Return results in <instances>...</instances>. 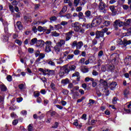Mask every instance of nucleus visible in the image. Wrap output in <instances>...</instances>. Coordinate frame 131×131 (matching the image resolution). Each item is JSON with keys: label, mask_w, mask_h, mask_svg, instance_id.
<instances>
[{"label": "nucleus", "mask_w": 131, "mask_h": 131, "mask_svg": "<svg viewBox=\"0 0 131 131\" xmlns=\"http://www.w3.org/2000/svg\"><path fill=\"white\" fill-rule=\"evenodd\" d=\"M72 27H74V30L76 32H79V30H80V28H81V27L80 26L79 22H75L74 23H72Z\"/></svg>", "instance_id": "0eeeda50"}, {"label": "nucleus", "mask_w": 131, "mask_h": 131, "mask_svg": "<svg viewBox=\"0 0 131 131\" xmlns=\"http://www.w3.org/2000/svg\"><path fill=\"white\" fill-rule=\"evenodd\" d=\"M70 70L68 68H67L66 66L60 67V71H59L58 75L60 77L62 78L64 76L65 73H69Z\"/></svg>", "instance_id": "f257e3e1"}, {"label": "nucleus", "mask_w": 131, "mask_h": 131, "mask_svg": "<svg viewBox=\"0 0 131 131\" xmlns=\"http://www.w3.org/2000/svg\"><path fill=\"white\" fill-rule=\"evenodd\" d=\"M127 60H129L131 61V56H128L125 58V62H127Z\"/></svg>", "instance_id": "603ef678"}, {"label": "nucleus", "mask_w": 131, "mask_h": 131, "mask_svg": "<svg viewBox=\"0 0 131 131\" xmlns=\"http://www.w3.org/2000/svg\"><path fill=\"white\" fill-rule=\"evenodd\" d=\"M106 8V4H105L103 2H100L98 5V9L99 11H103V13H106L107 11L105 9Z\"/></svg>", "instance_id": "6e6552de"}, {"label": "nucleus", "mask_w": 131, "mask_h": 131, "mask_svg": "<svg viewBox=\"0 0 131 131\" xmlns=\"http://www.w3.org/2000/svg\"><path fill=\"white\" fill-rule=\"evenodd\" d=\"M35 97H38L39 96V92H36L34 93Z\"/></svg>", "instance_id": "774afa93"}, {"label": "nucleus", "mask_w": 131, "mask_h": 131, "mask_svg": "<svg viewBox=\"0 0 131 131\" xmlns=\"http://www.w3.org/2000/svg\"><path fill=\"white\" fill-rule=\"evenodd\" d=\"M73 33H74V32L71 31L70 32H69L66 34V40H69L70 38H71V37L72 36Z\"/></svg>", "instance_id": "9b49d317"}, {"label": "nucleus", "mask_w": 131, "mask_h": 131, "mask_svg": "<svg viewBox=\"0 0 131 131\" xmlns=\"http://www.w3.org/2000/svg\"><path fill=\"white\" fill-rule=\"evenodd\" d=\"M33 45H35V47H42L45 45V41L42 40H37V38L33 39Z\"/></svg>", "instance_id": "20e7f679"}, {"label": "nucleus", "mask_w": 131, "mask_h": 131, "mask_svg": "<svg viewBox=\"0 0 131 131\" xmlns=\"http://www.w3.org/2000/svg\"><path fill=\"white\" fill-rule=\"evenodd\" d=\"M75 76L76 77L79 76V73L78 72H76L72 75L73 77H74Z\"/></svg>", "instance_id": "79ce46f5"}, {"label": "nucleus", "mask_w": 131, "mask_h": 131, "mask_svg": "<svg viewBox=\"0 0 131 131\" xmlns=\"http://www.w3.org/2000/svg\"><path fill=\"white\" fill-rule=\"evenodd\" d=\"M69 53H70V51H66L63 53V56L64 57H67V56H68V54H69Z\"/></svg>", "instance_id": "6e6d98bb"}, {"label": "nucleus", "mask_w": 131, "mask_h": 131, "mask_svg": "<svg viewBox=\"0 0 131 131\" xmlns=\"http://www.w3.org/2000/svg\"><path fill=\"white\" fill-rule=\"evenodd\" d=\"M7 78L8 81H12V76L11 75L7 76Z\"/></svg>", "instance_id": "4d7b16f0"}, {"label": "nucleus", "mask_w": 131, "mask_h": 131, "mask_svg": "<svg viewBox=\"0 0 131 131\" xmlns=\"http://www.w3.org/2000/svg\"><path fill=\"white\" fill-rule=\"evenodd\" d=\"M110 9L112 12H114V10H115V7L114 6H111L110 7Z\"/></svg>", "instance_id": "bf43d9fd"}, {"label": "nucleus", "mask_w": 131, "mask_h": 131, "mask_svg": "<svg viewBox=\"0 0 131 131\" xmlns=\"http://www.w3.org/2000/svg\"><path fill=\"white\" fill-rule=\"evenodd\" d=\"M47 22H48V20H46V19H45V20H43L42 21H34V25H39V24H40L43 25V24H46V23H47Z\"/></svg>", "instance_id": "a211bd4d"}, {"label": "nucleus", "mask_w": 131, "mask_h": 131, "mask_svg": "<svg viewBox=\"0 0 131 131\" xmlns=\"http://www.w3.org/2000/svg\"><path fill=\"white\" fill-rule=\"evenodd\" d=\"M98 41H97V39H94L92 41V44L95 46V45H97Z\"/></svg>", "instance_id": "0e129e2a"}, {"label": "nucleus", "mask_w": 131, "mask_h": 131, "mask_svg": "<svg viewBox=\"0 0 131 131\" xmlns=\"http://www.w3.org/2000/svg\"><path fill=\"white\" fill-rule=\"evenodd\" d=\"M84 14L85 18H87L88 19H90V18H91V16H92V13L90 10L86 11Z\"/></svg>", "instance_id": "f3484780"}, {"label": "nucleus", "mask_w": 131, "mask_h": 131, "mask_svg": "<svg viewBox=\"0 0 131 131\" xmlns=\"http://www.w3.org/2000/svg\"><path fill=\"white\" fill-rule=\"evenodd\" d=\"M69 68L70 70L74 71V70H75V69H76V66H75V65L70 66L69 67Z\"/></svg>", "instance_id": "c756f323"}, {"label": "nucleus", "mask_w": 131, "mask_h": 131, "mask_svg": "<svg viewBox=\"0 0 131 131\" xmlns=\"http://www.w3.org/2000/svg\"><path fill=\"white\" fill-rule=\"evenodd\" d=\"M128 95H129V90H127V89H125L124 91V97H127V96H128Z\"/></svg>", "instance_id": "c85d7f7f"}, {"label": "nucleus", "mask_w": 131, "mask_h": 131, "mask_svg": "<svg viewBox=\"0 0 131 131\" xmlns=\"http://www.w3.org/2000/svg\"><path fill=\"white\" fill-rule=\"evenodd\" d=\"M103 25L106 27L109 26V25H110V21L108 20L105 21V22L103 23Z\"/></svg>", "instance_id": "4c0bfd02"}, {"label": "nucleus", "mask_w": 131, "mask_h": 131, "mask_svg": "<svg viewBox=\"0 0 131 131\" xmlns=\"http://www.w3.org/2000/svg\"><path fill=\"white\" fill-rule=\"evenodd\" d=\"M65 42H66L65 40L61 39L60 40V41L56 43V46H58V47H60L61 48V47H62V46H64V45H65Z\"/></svg>", "instance_id": "2eb2a0df"}, {"label": "nucleus", "mask_w": 131, "mask_h": 131, "mask_svg": "<svg viewBox=\"0 0 131 131\" xmlns=\"http://www.w3.org/2000/svg\"><path fill=\"white\" fill-rule=\"evenodd\" d=\"M94 25H93V23L91 24H87L86 25V28L89 29V28H92Z\"/></svg>", "instance_id": "ea45409f"}, {"label": "nucleus", "mask_w": 131, "mask_h": 131, "mask_svg": "<svg viewBox=\"0 0 131 131\" xmlns=\"http://www.w3.org/2000/svg\"><path fill=\"white\" fill-rule=\"evenodd\" d=\"M60 18H62L63 17H66L67 19H70L71 17H72V15L70 13H68L65 15H61L60 16Z\"/></svg>", "instance_id": "393cba45"}, {"label": "nucleus", "mask_w": 131, "mask_h": 131, "mask_svg": "<svg viewBox=\"0 0 131 131\" xmlns=\"http://www.w3.org/2000/svg\"><path fill=\"white\" fill-rule=\"evenodd\" d=\"M61 83L62 84H68V83H69V79L68 78H67V79L62 80Z\"/></svg>", "instance_id": "a878e982"}, {"label": "nucleus", "mask_w": 131, "mask_h": 131, "mask_svg": "<svg viewBox=\"0 0 131 131\" xmlns=\"http://www.w3.org/2000/svg\"><path fill=\"white\" fill-rule=\"evenodd\" d=\"M131 19H128L126 22H123V26H127V25H129L130 24Z\"/></svg>", "instance_id": "bb28decb"}, {"label": "nucleus", "mask_w": 131, "mask_h": 131, "mask_svg": "<svg viewBox=\"0 0 131 131\" xmlns=\"http://www.w3.org/2000/svg\"><path fill=\"white\" fill-rule=\"evenodd\" d=\"M18 88L20 90H23L24 89V84H20L18 85Z\"/></svg>", "instance_id": "680f3d73"}, {"label": "nucleus", "mask_w": 131, "mask_h": 131, "mask_svg": "<svg viewBox=\"0 0 131 131\" xmlns=\"http://www.w3.org/2000/svg\"><path fill=\"white\" fill-rule=\"evenodd\" d=\"M82 46H83V43L82 42V41H79L77 43L76 49L77 50H80V49H81V47H82Z\"/></svg>", "instance_id": "412c9836"}, {"label": "nucleus", "mask_w": 131, "mask_h": 131, "mask_svg": "<svg viewBox=\"0 0 131 131\" xmlns=\"http://www.w3.org/2000/svg\"><path fill=\"white\" fill-rule=\"evenodd\" d=\"M79 53H80V51L76 50L74 51V55H77L79 54Z\"/></svg>", "instance_id": "de8ad7c7"}, {"label": "nucleus", "mask_w": 131, "mask_h": 131, "mask_svg": "<svg viewBox=\"0 0 131 131\" xmlns=\"http://www.w3.org/2000/svg\"><path fill=\"white\" fill-rule=\"evenodd\" d=\"M34 6L35 10H38L40 5L39 4H35Z\"/></svg>", "instance_id": "49530a36"}, {"label": "nucleus", "mask_w": 131, "mask_h": 131, "mask_svg": "<svg viewBox=\"0 0 131 131\" xmlns=\"http://www.w3.org/2000/svg\"><path fill=\"white\" fill-rule=\"evenodd\" d=\"M40 54V52H39V50L35 51L34 52V55L36 57V58H37L39 56V54Z\"/></svg>", "instance_id": "c9c22d12"}, {"label": "nucleus", "mask_w": 131, "mask_h": 131, "mask_svg": "<svg viewBox=\"0 0 131 131\" xmlns=\"http://www.w3.org/2000/svg\"><path fill=\"white\" fill-rule=\"evenodd\" d=\"M50 20L51 22H55L57 20V17L55 16H52L50 18Z\"/></svg>", "instance_id": "72a5a7b5"}, {"label": "nucleus", "mask_w": 131, "mask_h": 131, "mask_svg": "<svg viewBox=\"0 0 131 131\" xmlns=\"http://www.w3.org/2000/svg\"><path fill=\"white\" fill-rule=\"evenodd\" d=\"M46 57V55L43 53H40L39 57L36 59V62H39L41 59H43Z\"/></svg>", "instance_id": "dca6fc26"}, {"label": "nucleus", "mask_w": 131, "mask_h": 131, "mask_svg": "<svg viewBox=\"0 0 131 131\" xmlns=\"http://www.w3.org/2000/svg\"><path fill=\"white\" fill-rule=\"evenodd\" d=\"M79 2H80V0H74V5L75 7H77L78 5L79 4Z\"/></svg>", "instance_id": "f704fd0d"}, {"label": "nucleus", "mask_w": 131, "mask_h": 131, "mask_svg": "<svg viewBox=\"0 0 131 131\" xmlns=\"http://www.w3.org/2000/svg\"><path fill=\"white\" fill-rule=\"evenodd\" d=\"M119 27H121V26H123V21H120V20L117 19L114 23V27L115 30H117Z\"/></svg>", "instance_id": "39448f33"}, {"label": "nucleus", "mask_w": 131, "mask_h": 131, "mask_svg": "<svg viewBox=\"0 0 131 131\" xmlns=\"http://www.w3.org/2000/svg\"><path fill=\"white\" fill-rule=\"evenodd\" d=\"M103 54L104 53L103 52V51H99L98 53V57H102V56H103Z\"/></svg>", "instance_id": "13d9d810"}, {"label": "nucleus", "mask_w": 131, "mask_h": 131, "mask_svg": "<svg viewBox=\"0 0 131 131\" xmlns=\"http://www.w3.org/2000/svg\"><path fill=\"white\" fill-rule=\"evenodd\" d=\"M100 82L101 83H102V85H103L105 90H107L108 88V83H107V81H104L103 79H101Z\"/></svg>", "instance_id": "ddd939ff"}, {"label": "nucleus", "mask_w": 131, "mask_h": 131, "mask_svg": "<svg viewBox=\"0 0 131 131\" xmlns=\"http://www.w3.org/2000/svg\"><path fill=\"white\" fill-rule=\"evenodd\" d=\"M69 92L68 90H62V93L64 94V95H68Z\"/></svg>", "instance_id": "69168bd1"}, {"label": "nucleus", "mask_w": 131, "mask_h": 131, "mask_svg": "<svg viewBox=\"0 0 131 131\" xmlns=\"http://www.w3.org/2000/svg\"><path fill=\"white\" fill-rule=\"evenodd\" d=\"M104 36V32L100 31H97L96 33L95 38H100V37H103Z\"/></svg>", "instance_id": "9d476101"}, {"label": "nucleus", "mask_w": 131, "mask_h": 131, "mask_svg": "<svg viewBox=\"0 0 131 131\" xmlns=\"http://www.w3.org/2000/svg\"><path fill=\"white\" fill-rule=\"evenodd\" d=\"M67 11V6H64L61 11L59 13V15H61V14H64Z\"/></svg>", "instance_id": "cd10ccee"}, {"label": "nucleus", "mask_w": 131, "mask_h": 131, "mask_svg": "<svg viewBox=\"0 0 131 131\" xmlns=\"http://www.w3.org/2000/svg\"><path fill=\"white\" fill-rule=\"evenodd\" d=\"M16 101L18 103H20V102H22V101H23V98L22 97L17 98L16 99Z\"/></svg>", "instance_id": "8fccbe9b"}, {"label": "nucleus", "mask_w": 131, "mask_h": 131, "mask_svg": "<svg viewBox=\"0 0 131 131\" xmlns=\"http://www.w3.org/2000/svg\"><path fill=\"white\" fill-rule=\"evenodd\" d=\"M122 8L123 9H124V10H128V6L127 5H123L122 6Z\"/></svg>", "instance_id": "052dcab7"}, {"label": "nucleus", "mask_w": 131, "mask_h": 131, "mask_svg": "<svg viewBox=\"0 0 131 131\" xmlns=\"http://www.w3.org/2000/svg\"><path fill=\"white\" fill-rule=\"evenodd\" d=\"M92 74L94 76H97V75H99V73H98V72H97L95 70H93V72H92Z\"/></svg>", "instance_id": "37998d69"}, {"label": "nucleus", "mask_w": 131, "mask_h": 131, "mask_svg": "<svg viewBox=\"0 0 131 131\" xmlns=\"http://www.w3.org/2000/svg\"><path fill=\"white\" fill-rule=\"evenodd\" d=\"M68 24V22L66 21H62L60 23V25H55L57 29H62V26H65ZM62 25V26H61Z\"/></svg>", "instance_id": "1a4fd4ad"}, {"label": "nucleus", "mask_w": 131, "mask_h": 131, "mask_svg": "<svg viewBox=\"0 0 131 131\" xmlns=\"http://www.w3.org/2000/svg\"><path fill=\"white\" fill-rule=\"evenodd\" d=\"M117 43L118 45H123V46H125L126 47L128 45H130L131 43V40H127L126 39L124 38L123 40L121 39H118L117 40Z\"/></svg>", "instance_id": "7ed1b4c3"}, {"label": "nucleus", "mask_w": 131, "mask_h": 131, "mask_svg": "<svg viewBox=\"0 0 131 131\" xmlns=\"http://www.w3.org/2000/svg\"><path fill=\"white\" fill-rule=\"evenodd\" d=\"M77 46V41H74L72 45V48H75Z\"/></svg>", "instance_id": "a18cd8bd"}, {"label": "nucleus", "mask_w": 131, "mask_h": 131, "mask_svg": "<svg viewBox=\"0 0 131 131\" xmlns=\"http://www.w3.org/2000/svg\"><path fill=\"white\" fill-rule=\"evenodd\" d=\"M73 57H74V54H69L67 56V59L68 60H71V59H73Z\"/></svg>", "instance_id": "58836bf2"}, {"label": "nucleus", "mask_w": 131, "mask_h": 131, "mask_svg": "<svg viewBox=\"0 0 131 131\" xmlns=\"http://www.w3.org/2000/svg\"><path fill=\"white\" fill-rule=\"evenodd\" d=\"M46 47H45V52L46 53H50L52 51V42L51 41H47L45 42Z\"/></svg>", "instance_id": "423d86ee"}, {"label": "nucleus", "mask_w": 131, "mask_h": 131, "mask_svg": "<svg viewBox=\"0 0 131 131\" xmlns=\"http://www.w3.org/2000/svg\"><path fill=\"white\" fill-rule=\"evenodd\" d=\"M46 72H47L48 75L52 76L55 74V71L50 70H46Z\"/></svg>", "instance_id": "aec40b11"}, {"label": "nucleus", "mask_w": 131, "mask_h": 131, "mask_svg": "<svg viewBox=\"0 0 131 131\" xmlns=\"http://www.w3.org/2000/svg\"><path fill=\"white\" fill-rule=\"evenodd\" d=\"M103 19L100 16L96 17L92 21V25L94 27L100 25L102 23Z\"/></svg>", "instance_id": "f03ea898"}, {"label": "nucleus", "mask_w": 131, "mask_h": 131, "mask_svg": "<svg viewBox=\"0 0 131 131\" xmlns=\"http://www.w3.org/2000/svg\"><path fill=\"white\" fill-rule=\"evenodd\" d=\"M47 62L49 64V65H50L51 66H55V62L52 60H48Z\"/></svg>", "instance_id": "7c9ffc66"}, {"label": "nucleus", "mask_w": 131, "mask_h": 131, "mask_svg": "<svg viewBox=\"0 0 131 131\" xmlns=\"http://www.w3.org/2000/svg\"><path fill=\"white\" fill-rule=\"evenodd\" d=\"M28 131H33V127L32 126V124H30L28 126Z\"/></svg>", "instance_id": "2f4dec72"}, {"label": "nucleus", "mask_w": 131, "mask_h": 131, "mask_svg": "<svg viewBox=\"0 0 131 131\" xmlns=\"http://www.w3.org/2000/svg\"><path fill=\"white\" fill-rule=\"evenodd\" d=\"M80 70L83 72V73H86V72H89V68L85 67H81Z\"/></svg>", "instance_id": "6ab92c4d"}, {"label": "nucleus", "mask_w": 131, "mask_h": 131, "mask_svg": "<svg viewBox=\"0 0 131 131\" xmlns=\"http://www.w3.org/2000/svg\"><path fill=\"white\" fill-rule=\"evenodd\" d=\"M116 85H117V83L116 82H113L110 84V88L111 90H114L116 88Z\"/></svg>", "instance_id": "5701e85b"}, {"label": "nucleus", "mask_w": 131, "mask_h": 131, "mask_svg": "<svg viewBox=\"0 0 131 131\" xmlns=\"http://www.w3.org/2000/svg\"><path fill=\"white\" fill-rule=\"evenodd\" d=\"M73 84H72V83H70L68 85V88L69 89H73Z\"/></svg>", "instance_id": "338daca9"}, {"label": "nucleus", "mask_w": 131, "mask_h": 131, "mask_svg": "<svg viewBox=\"0 0 131 131\" xmlns=\"http://www.w3.org/2000/svg\"><path fill=\"white\" fill-rule=\"evenodd\" d=\"M96 122H97V120H92L91 121V124H92V125H95Z\"/></svg>", "instance_id": "864d4df0"}, {"label": "nucleus", "mask_w": 131, "mask_h": 131, "mask_svg": "<svg viewBox=\"0 0 131 131\" xmlns=\"http://www.w3.org/2000/svg\"><path fill=\"white\" fill-rule=\"evenodd\" d=\"M89 104L90 105H93V104H95V100L93 99H90Z\"/></svg>", "instance_id": "3c124183"}, {"label": "nucleus", "mask_w": 131, "mask_h": 131, "mask_svg": "<svg viewBox=\"0 0 131 131\" xmlns=\"http://www.w3.org/2000/svg\"><path fill=\"white\" fill-rule=\"evenodd\" d=\"M59 125V123L57 122H56L54 123V125L53 126H52V128H57V127H58V126Z\"/></svg>", "instance_id": "c03bdc74"}, {"label": "nucleus", "mask_w": 131, "mask_h": 131, "mask_svg": "<svg viewBox=\"0 0 131 131\" xmlns=\"http://www.w3.org/2000/svg\"><path fill=\"white\" fill-rule=\"evenodd\" d=\"M1 89L2 92H6V91H7V87L4 85H1Z\"/></svg>", "instance_id": "e433bc0d"}, {"label": "nucleus", "mask_w": 131, "mask_h": 131, "mask_svg": "<svg viewBox=\"0 0 131 131\" xmlns=\"http://www.w3.org/2000/svg\"><path fill=\"white\" fill-rule=\"evenodd\" d=\"M15 42L17 43V45H18V46H21L22 45V41H21V40H20L19 39L15 40Z\"/></svg>", "instance_id": "a19ab883"}, {"label": "nucleus", "mask_w": 131, "mask_h": 131, "mask_svg": "<svg viewBox=\"0 0 131 131\" xmlns=\"http://www.w3.org/2000/svg\"><path fill=\"white\" fill-rule=\"evenodd\" d=\"M24 20L25 23H30L32 21V19H31V17L26 16H24Z\"/></svg>", "instance_id": "f8f14e48"}, {"label": "nucleus", "mask_w": 131, "mask_h": 131, "mask_svg": "<svg viewBox=\"0 0 131 131\" xmlns=\"http://www.w3.org/2000/svg\"><path fill=\"white\" fill-rule=\"evenodd\" d=\"M54 50L56 52V53L59 54V53H60V52L62 51V48L58 46V45H56L54 47Z\"/></svg>", "instance_id": "4468645a"}, {"label": "nucleus", "mask_w": 131, "mask_h": 131, "mask_svg": "<svg viewBox=\"0 0 131 131\" xmlns=\"http://www.w3.org/2000/svg\"><path fill=\"white\" fill-rule=\"evenodd\" d=\"M82 10V7H78L76 9V12H80V11H81Z\"/></svg>", "instance_id": "5fc2aeb1"}, {"label": "nucleus", "mask_w": 131, "mask_h": 131, "mask_svg": "<svg viewBox=\"0 0 131 131\" xmlns=\"http://www.w3.org/2000/svg\"><path fill=\"white\" fill-rule=\"evenodd\" d=\"M127 107L131 111V102L126 103Z\"/></svg>", "instance_id": "e2e57ef3"}, {"label": "nucleus", "mask_w": 131, "mask_h": 131, "mask_svg": "<svg viewBox=\"0 0 131 131\" xmlns=\"http://www.w3.org/2000/svg\"><path fill=\"white\" fill-rule=\"evenodd\" d=\"M16 26L19 30H22V29H23V26H22V24H21L20 21H17L16 23Z\"/></svg>", "instance_id": "b1692460"}, {"label": "nucleus", "mask_w": 131, "mask_h": 131, "mask_svg": "<svg viewBox=\"0 0 131 131\" xmlns=\"http://www.w3.org/2000/svg\"><path fill=\"white\" fill-rule=\"evenodd\" d=\"M79 87L78 86H76L75 87H73V90H71L72 92H74V91H77L79 90Z\"/></svg>", "instance_id": "09e8293b"}, {"label": "nucleus", "mask_w": 131, "mask_h": 131, "mask_svg": "<svg viewBox=\"0 0 131 131\" xmlns=\"http://www.w3.org/2000/svg\"><path fill=\"white\" fill-rule=\"evenodd\" d=\"M51 33H52V36L57 37V36H59L60 35V34L57 33V32H56V31H53Z\"/></svg>", "instance_id": "473e14b6"}, {"label": "nucleus", "mask_w": 131, "mask_h": 131, "mask_svg": "<svg viewBox=\"0 0 131 131\" xmlns=\"http://www.w3.org/2000/svg\"><path fill=\"white\" fill-rule=\"evenodd\" d=\"M38 31L40 32H45V31H47V28L46 27H42L41 26H38L37 28Z\"/></svg>", "instance_id": "4be33fe9"}]
</instances>
